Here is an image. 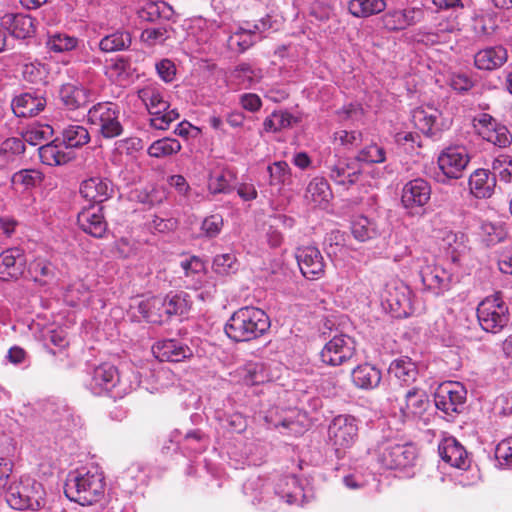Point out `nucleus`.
<instances>
[{
	"label": "nucleus",
	"instance_id": "nucleus-1",
	"mask_svg": "<svg viewBox=\"0 0 512 512\" xmlns=\"http://www.w3.org/2000/svg\"><path fill=\"white\" fill-rule=\"evenodd\" d=\"M140 384L134 372H119L109 363L96 366L90 373L87 388L95 395L108 394L114 399H121L136 389Z\"/></svg>",
	"mask_w": 512,
	"mask_h": 512
},
{
	"label": "nucleus",
	"instance_id": "nucleus-2",
	"mask_svg": "<svg viewBox=\"0 0 512 512\" xmlns=\"http://www.w3.org/2000/svg\"><path fill=\"white\" fill-rule=\"evenodd\" d=\"M266 312L253 306L235 311L225 325L226 335L235 342H248L263 336L270 328Z\"/></svg>",
	"mask_w": 512,
	"mask_h": 512
},
{
	"label": "nucleus",
	"instance_id": "nucleus-3",
	"mask_svg": "<svg viewBox=\"0 0 512 512\" xmlns=\"http://www.w3.org/2000/svg\"><path fill=\"white\" fill-rule=\"evenodd\" d=\"M105 478L97 468L71 472L65 483V495L82 506L98 503L105 495Z\"/></svg>",
	"mask_w": 512,
	"mask_h": 512
},
{
	"label": "nucleus",
	"instance_id": "nucleus-4",
	"mask_svg": "<svg viewBox=\"0 0 512 512\" xmlns=\"http://www.w3.org/2000/svg\"><path fill=\"white\" fill-rule=\"evenodd\" d=\"M45 489L30 476H21L9 483L5 491L7 504L15 510L37 511L45 506Z\"/></svg>",
	"mask_w": 512,
	"mask_h": 512
},
{
	"label": "nucleus",
	"instance_id": "nucleus-5",
	"mask_svg": "<svg viewBox=\"0 0 512 512\" xmlns=\"http://www.w3.org/2000/svg\"><path fill=\"white\" fill-rule=\"evenodd\" d=\"M373 456L387 469H405L415 464L418 450L413 443L385 439L373 449Z\"/></svg>",
	"mask_w": 512,
	"mask_h": 512
},
{
	"label": "nucleus",
	"instance_id": "nucleus-6",
	"mask_svg": "<svg viewBox=\"0 0 512 512\" xmlns=\"http://www.w3.org/2000/svg\"><path fill=\"white\" fill-rule=\"evenodd\" d=\"M88 122L106 139L122 135L124 127L121 122L120 107L113 102H99L88 110Z\"/></svg>",
	"mask_w": 512,
	"mask_h": 512
},
{
	"label": "nucleus",
	"instance_id": "nucleus-7",
	"mask_svg": "<svg viewBox=\"0 0 512 512\" xmlns=\"http://www.w3.org/2000/svg\"><path fill=\"white\" fill-rule=\"evenodd\" d=\"M477 319L484 331L497 334L510 321L509 306L499 294L488 296L478 304Z\"/></svg>",
	"mask_w": 512,
	"mask_h": 512
},
{
	"label": "nucleus",
	"instance_id": "nucleus-8",
	"mask_svg": "<svg viewBox=\"0 0 512 512\" xmlns=\"http://www.w3.org/2000/svg\"><path fill=\"white\" fill-rule=\"evenodd\" d=\"M326 175L336 185L349 188L358 182L362 167L356 158L329 155L323 162Z\"/></svg>",
	"mask_w": 512,
	"mask_h": 512
},
{
	"label": "nucleus",
	"instance_id": "nucleus-9",
	"mask_svg": "<svg viewBox=\"0 0 512 512\" xmlns=\"http://www.w3.org/2000/svg\"><path fill=\"white\" fill-rule=\"evenodd\" d=\"M416 261L422 284L427 291L441 296L451 289L453 276L449 271L434 265L428 256L418 257Z\"/></svg>",
	"mask_w": 512,
	"mask_h": 512
},
{
	"label": "nucleus",
	"instance_id": "nucleus-10",
	"mask_svg": "<svg viewBox=\"0 0 512 512\" xmlns=\"http://www.w3.org/2000/svg\"><path fill=\"white\" fill-rule=\"evenodd\" d=\"M358 436L357 421L350 415H338L329 425L328 441L334 448L337 456H340L341 450L350 448Z\"/></svg>",
	"mask_w": 512,
	"mask_h": 512
},
{
	"label": "nucleus",
	"instance_id": "nucleus-11",
	"mask_svg": "<svg viewBox=\"0 0 512 512\" xmlns=\"http://www.w3.org/2000/svg\"><path fill=\"white\" fill-rule=\"evenodd\" d=\"M411 120L416 128L429 137H436L452 124L450 117L444 116L442 111L433 106L415 108Z\"/></svg>",
	"mask_w": 512,
	"mask_h": 512
},
{
	"label": "nucleus",
	"instance_id": "nucleus-12",
	"mask_svg": "<svg viewBox=\"0 0 512 512\" xmlns=\"http://www.w3.org/2000/svg\"><path fill=\"white\" fill-rule=\"evenodd\" d=\"M355 341L346 334L334 335L320 351V360L328 366H340L355 354Z\"/></svg>",
	"mask_w": 512,
	"mask_h": 512
},
{
	"label": "nucleus",
	"instance_id": "nucleus-13",
	"mask_svg": "<svg viewBox=\"0 0 512 512\" xmlns=\"http://www.w3.org/2000/svg\"><path fill=\"white\" fill-rule=\"evenodd\" d=\"M270 28L267 21L261 19L257 23L245 22L231 31L227 39L228 48L236 53H243L261 40L263 33Z\"/></svg>",
	"mask_w": 512,
	"mask_h": 512
},
{
	"label": "nucleus",
	"instance_id": "nucleus-14",
	"mask_svg": "<svg viewBox=\"0 0 512 512\" xmlns=\"http://www.w3.org/2000/svg\"><path fill=\"white\" fill-rule=\"evenodd\" d=\"M467 391L459 382H444L438 386L434 394V403L438 410L447 415L460 413L466 402Z\"/></svg>",
	"mask_w": 512,
	"mask_h": 512
},
{
	"label": "nucleus",
	"instance_id": "nucleus-15",
	"mask_svg": "<svg viewBox=\"0 0 512 512\" xmlns=\"http://www.w3.org/2000/svg\"><path fill=\"white\" fill-rule=\"evenodd\" d=\"M470 162L468 150L462 145H452L438 156L437 163L441 172L449 179H459Z\"/></svg>",
	"mask_w": 512,
	"mask_h": 512
},
{
	"label": "nucleus",
	"instance_id": "nucleus-16",
	"mask_svg": "<svg viewBox=\"0 0 512 512\" xmlns=\"http://www.w3.org/2000/svg\"><path fill=\"white\" fill-rule=\"evenodd\" d=\"M431 186L423 178H416L404 184L401 193V204L410 214L415 215L429 202Z\"/></svg>",
	"mask_w": 512,
	"mask_h": 512
},
{
	"label": "nucleus",
	"instance_id": "nucleus-17",
	"mask_svg": "<svg viewBox=\"0 0 512 512\" xmlns=\"http://www.w3.org/2000/svg\"><path fill=\"white\" fill-rule=\"evenodd\" d=\"M424 18V11L418 7L390 9L381 17L382 27L388 32H399L416 25Z\"/></svg>",
	"mask_w": 512,
	"mask_h": 512
},
{
	"label": "nucleus",
	"instance_id": "nucleus-18",
	"mask_svg": "<svg viewBox=\"0 0 512 512\" xmlns=\"http://www.w3.org/2000/svg\"><path fill=\"white\" fill-rule=\"evenodd\" d=\"M0 27L15 39L32 38L36 33V19L24 13L8 12L0 17Z\"/></svg>",
	"mask_w": 512,
	"mask_h": 512
},
{
	"label": "nucleus",
	"instance_id": "nucleus-19",
	"mask_svg": "<svg viewBox=\"0 0 512 512\" xmlns=\"http://www.w3.org/2000/svg\"><path fill=\"white\" fill-rule=\"evenodd\" d=\"M296 259L302 275L309 280L321 278L325 273V263L318 248L306 246L297 249Z\"/></svg>",
	"mask_w": 512,
	"mask_h": 512
},
{
	"label": "nucleus",
	"instance_id": "nucleus-20",
	"mask_svg": "<svg viewBox=\"0 0 512 512\" xmlns=\"http://www.w3.org/2000/svg\"><path fill=\"white\" fill-rule=\"evenodd\" d=\"M77 223L82 231L95 238H102L107 231V222L101 205H89L82 208L78 212Z\"/></svg>",
	"mask_w": 512,
	"mask_h": 512
},
{
	"label": "nucleus",
	"instance_id": "nucleus-21",
	"mask_svg": "<svg viewBox=\"0 0 512 512\" xmlns=\"http://www.w3.org/2000/svg\"><path fill=\"white\" fill-rule=\"evenodd\" d=\"M79 192L92 205H100L113 196L114 185L107 178L93 176L81 182Z\"/></svg>",
	"mask_w": 512,
	"mask_h": 512
},
{
	"label": "nucleus",
	"instance_id": "nucleus-22",
	"mask_svg": "<svg viewBox=\"0 0 512 512\" xmlns=\"http://www.w3.org/2000/svg\"><path fill=\"white\" fill-rule=\"evenodd\" d=\"M47 105L44 94L39 90H32L15 96L11 107L17 117H33L42 112Z\"/></svg>",
	"mask_w": 512,
	"mask_h": 512
},
{
	"label": "nucleus",
	"instance_id": "nucleus-23",
	"mask_svg": "<svg viewBox=\"0 0 512 512\" xmlns=\"http://www.w3.org/2000/svg\"><path fill=\"white\" fill-rule=\"evenodd\" d=\"M152 352L162 362H180L193 355L192 349L178 339L158 341L153 345Z\"/></svg>",
	"mask_w": 512,
	"mask_h": 512
},
{
	"label": "nucleus",
	"instance_id": "nucleus-24",
	"mask_svg": "<svg viewBox=\"0 0 512 512\" xmlns=\"http://www.w3.org/2000/svg\"><path fill=\"white\" fill-rule=\"evenodd\" d=\"M429 407V399L426 392L419 388H412L405 393L399 403L401 415L406 420L420 418Z\"/></svg>",
	"mask_w": 512,
	"mask_h": 512
},
{
	"label": "nucleus",
	"instance_id": "nucleus-25",
	"mask_svg": "<svg viewBox=\"0 0 512 512\" xmlns=\"http://www.w3.org/2000/svg\"><path fill=\"white\" fill-rule=\"evenodd\" d=\"M438 451L441 459L452 467L466 470L470 467L471 460L467 451L454 437L443 439Z\"/></svg>",
	"mask_w": 512,
	"mask_h": 512
},
{
	"label": "nucleus",
	"instance_id": "nucleus-26",
	"mask_svg": "<svg viewBox=\"0 0 512 512\" xmlns=\"http://www.w3.org/2000/svg\"><path fill=\"white\" fill-rule=\"evenodd\" d=\"M507 59L506 48L498 45L479 50L474 56V64L480 70L492 71L502 67Z\"/></svg>",
	"mask_w": 512,
	"mask_h": 512
},
{
	"label": "nucleus",
	"instance_id": "nucleus-27",
	"mask_svg": "<svg viewBox=\"0 0 512 512\" xmlns=\"http://www.w3.org/2000/svg\"><path fill=\"white\" fill-rule=\"evenodd\" d=\"M333 193L324 177H314L307 185L304 198L313 207H324L332 199Z\"/></svg>",
	"mask_w": 512,
	"mask_h": 512
},
{
	"label": "nucleus",
	"instance_id": "nucleus-28",
	"mask_svg": "<svg viewBox=\"0 0 512 512\" xmlns=\"http://www.w3.org/2000/svg\"><path fill=\"white\" fill-rule=\"evenodd\" d=\"M59 99L67 110H77L89 102V90L81 85L66 83L59 90Z\"/></svg>",
	"mask_w": 512,
	"mask_h": 512
},
{
	"label": "nucleus",
	"instance_id": "nucleus-29",
	"mask_svg": "<svg viewBox=\"0 0 512 512\" xmlns=\"http://www.w3.org/2000/svg\"><path fill=\"white\" fill-rule=\"evenodd\" d=\"M353 384L362 390H372L379 386L382 373L374 365L365 363L356 366L351 372Z\"/></svg>",
	"mask_w": 512,
	"mask_h": 512
},
{
	"label": "nucleus",
	"instance_id": "nucleus-30",
	"mask_svg": "<svg viewBox=\"0 0 512 512\" xmlns=\"http://www.w3.org/2000/svg\"><path fill=\"white\" fill-rule=\"evenodd\" d=\"M25 256L21 249L10 248L0 254V274L3 279L17 277L22 273Z\"/></svg>",
	"mask_w": 512,
	"mask_h": 512
},
{
	"label": "nucleus",
	"instance_id": "nucleus-31",
	"mask_svg": "<svg viewBox=\"0 0 512 512\" xmlns=\"http://www.w3.org/2000/svg\"><path fill=\"white\" fill-rule=\"evenodd\" d=\"M496 185L495 175L491 174L489 170L486 169H477L475 170L469 178V188L470 192L476 198H489L493 192Z\"/></svg>",
	"mask_w": 512,
	"mask_h": 512
},
{
	"label": "nucleus",
	"instance_id": "nucleus-32",
	"mask_svg": "<svg viewBox=\"0 0 512 512\" xmlns=\"http://www.w3.org/2000/svg\"><path fill=\"white\" fill-rule=\"evenodd\" d=\"M138 98L145 105L149 114L159 112V109L168 108V101L165 99V92L157 84H148L137 91Z\"/></svg>",
	"mask_w": 512,
	"mask_h": 512
},
{
	"label": "nucleus",
	"instance_id": "nucleus-33",
	"mask_svg": "<svg viewBox=\"0 0 512 512\" xmlns=\"http://www.w3.org/2000/svg\"><path fill=\"white\" fill-rule=\"evenodd\" d=\"M239 373L246 385H259L275 378L270 367L264 362H248L240 368Z\"/></svg>",
	"mask_w": 512,
	"mask_h": 512
},
{
	"label": "nucleus",
	"instance_id": "nucleus-34",
	"mask_svg": "<svg viewBox=\"0 0 512 512\" xmlns=\"http://www.w3.org/2000/svg\"><path fill=\"white\" fill-rule=\"evenodd\" d=\"M62 142L53 140L38 149L41 162L48 166H61L68 163L72 157L66 152Z\"/></svg>",
	"mask_w": 512,
	"mask_h": 512
},
{
	"label": "nucleus",
	"instance_id": "nucleus-35",
	"mask_svg": "<svg viewBox=\"0 0 512 512\" xmlns=\"http://www.w3.org/2000/svg\"><path fill=\"white\" fill-rule=\"evenodd\" d=\"M350 229L353 237L359 242H366L380 236L376 221L364 215L353 217Z\"/></svg>",
	"mask_w": 512,
	"mask_h": 512
},
{
	"label": "nucleus",
	"instance_id": "nucleus-36",
	"mask_svg": "<svg viewBox=\"0 0 512 512\" xmlns=\"http://www.w3.org/2000/svg\"><path fill=\"white\" fill-rule=\"evenodd\" d=\"M275 494L288 504L297 503L303 495L299 480L294 475L281 477L275 485Z\"/></svg>",
	"mask_w": 512,
	"mask_h": 512
},
{
	"label": "nucleus",
	"instance_id": "nucleus-37",
	"mask_svg": "<svg viewBox=\"0 0 512 512\" xmlns=\"http://www.w3.org/2000/svg\"><path fill=\"white\" fill-rule=\"evenodd\" d=\"M165 299L161 296H155L142 300L138 304L139 313L148 322L161 323L166 316Z\"/></svg>",
	"mask_w": 512,
	"mask_h": 512
},
{
	"label": "nucleus",
	"instance_id": "nucleus-38",
	"mask_svg": "<svg viewBox=\"0 0 512 512\" xmlns=\"http://www.w3.org/2000/svg\"><path fill=\"white\" fill-rule=\"evenodd\" d=\"M387 7L385 0H350L349 13L357 18H368L383 12Z\"/></svg>",
	"mask_w": 512,
	"mask_h": 512
},
{
	"label": "nucleus",
	"instance_id": "nucleus-39",
	"mask_svg": "<svg viewBox=\"0 0 512 512\" xmlns=\"http://www.w3.org/2000/svg\"><path fill=\"white\" fill-rule=\"evenodd\" d=\"M300 119L287 110H277L272 112L263 122V128L266 132H279L288 129L297 124Z\"/></svg>",
	"mask_w": 512,
	"mask_h": 512
},
{
	"label": "nucleus",
	"instance_id": "nucleus-40",
	"mask_svg": "<svg viewBox=\"0 0 512 512\" xmlns=\"http://www.w3.org/2000/svg\"><path fill=\"white\" fill-rule=\"evenodd\" d=\"M173 14L172 8L165 2H147L137 10L138 18L144 22H155L159 19H169Z\"/></svg>",
	"mask_w": 512,
	"mask_h": 512
},
{
	"label": "nucleus",
	"instance_id": "nucleus-41",
	"mask_svg": "<svg viewBox=\"0 0 512 512\" xmlns=\"http://www.w3.org/2000/svg\"><path fill=\"white\" fill-rule=\"evenodd\" d=\"M388 371L390 375L405 384L415 381L418 374L415 363L408 357L395 359L390 364Z\"/></svg>",
	"mask_w": 512,
	"mask_h": 512
},
{
	"label": "nucleus",
	"instance_id": "nucleus-42",
	"mask_svg": "<svg viewBox=\"0 0 512 512\" xmlns=\"http://www.w3.org/2000/svg\"><path fill=\"white\" fill-rule=\"evenodd\" d=\"M62 143L65 148H80L90 141V134L82 125H69L62 131Z\"/></svg>",
	"mask_w": 512,
	"mask_h": 512
},
{
	"label": "nucleus",
	"instance_id": "nucleus-43",
	"mask_svg": "<svg viewBox=\"0 0 512 512\" xmlns=\"http://www.w3.org/2000/svg\"><path fill=\"white\" fill-rule=\"evenodd\" d=\"M131 42L129 32L118 30L103 37L99 42V48L103 52H115L127 49Z\"/></svg>",
	"mask_w": 512,
	"mask_h": 512
},
{
	"label": "nucleus",
	"instance_id": "nucleus-44",
	"mask_svg": "<svg viewBox=\"0 0 512 512\" xmlns=\"http://www.w3.org/2000/svg\"><path fill=\"white\" fill-rule=\"evenodd\" d=\"M234 175L228 170L215 171L210 174L208 189L212 194L230 193L233 190Z\"/></svg>",
	"mask_w": 512,
	"mask_h": 512
},
{
	"label": "nucleus",
	"instance_id": "nucleus-45",
	"mask_svg": "<svg viewBox=\"0 0 512 512\" xmlns=\"http://www.w3.org/2000/svg\"><path fill=\"white\" fill-rule=\"evenodd\" d=\"M79 39L65 33H54L48 36L46 47L55 53L69 52L77 48Z\"/></svg>",
	"mask_w": 512,
	"mask_h": 512
},
{
	"label": "nucleus",
	"instance_id": "nucleus-46",
	"mask_svg": "<svg viewBox=\"0 0 512 512\" xmlns=\"http://www.w3.org/2000/svg\"><path fill=\"white\" fill-rule=\"evenodd\" d=\"M181 150V144L174 138H162L154 141L148 147V154L154 158H165L178 153Z\"/></svg>",
	"mask_w": 512,
	"mask_h": 512
},
{
	"label": "nucleus",
	"instance_id": "nucleus-47",
	"mask_svg": "<svg viewBox=\"0 0 512 512\" xmlns=\"http://www.w3.org/2000/svg\"><path fill=\"white\" fill-rule=\"evenodd\" d=\"M131 71L132 68L130 62L123 57H117L105 66L106 76L117 82L128 80L131 75Z\"/></svg>",
	"mask_w": 512,
	"mask_h": 512
},
{
	"label": "nucleus",
	"instance_id": "nucleus-48",
	"mask_svg": "<svg viewBox=\"0 0 512 512\" xmlns=\"http://www.w3.org/2000/svg\"><path fill=\"white\" fill-rule=\"evenodd\" d=\"M42 181L41 172L33 169L20 170L13 174L11 178L12 185L15 189L28 190L31 189Z\"/></svg>",
	"mask_w": 512,
	"mask_h": 512
},
{
	"label": "nucleus",
	"instance_id": "nucleus-49",
	"mask_svg": "<svg viewBox=\"0 0 512 512\" xmlns=\"http://www.w3.org/2000/svg\"><path fill=\"white\" fill-rule=\"evenodd\" d=\"M149 115L150 126L158 130L168 129L171 123L178 120L180 117L177 109L171 108L170 103H168V108L164 107V109H159L158 113Z\"/></svg>",
	"mask_w": 512,
	"mask_h": 512
},
{
	"label": "nucleus",
	"instance_id": "nucleus-50",
	"mask_svg": "<svg viewBox=\"0 0 512 512\" xmlns=\"http://www.w3.org/2000/svg\"><path fill=\"white\" fill-rule=\"evenodd\" d=\"M165 299L166 317L183 315L189 309L188 295L184 292L169 294Z\"/></svg>",
	"mask_w": 512,
	"mask_h": 512
},
{
	"label": "nucleus",
	"instance_id": "nucleus-51",
	"mask_svg": "<svg viewBox=\"0 0 512 512\" xmlns=\"http://www.w3.org/2000/svg\"><path fill=\"white\" fill-rule=\"evenodd\" d=\"M270 185H285L291 180V169L287 162L277 161L267 167Z\"/></svg>",
	"mask_w": 512,
	"mask_h": 512
},
{
	"label": "nucleus",
	"instance_id": "nucleus-52",
	"mask_svg": "<svg viewBox=\"0 0 512 512\" xmlns=\"http://www.w3.org/2000/svg\"><path fill=\"white\" fill-rule=\"evenodd\" d=\"M483 138L500 148L510 145L512 136L506 126L497 124L491 129L483 132Z\"/></svg>",
	"mask_w": 512,
	"mask_h": 512
},
{
	"label": "nucleus",
	"instance_id": "nucleus-53",
	"mask_svg": "<svg viewBox=\"0 0 512 512\" xmlns=\"http://www.w3.org/2000/svg\"><path fill=\"white\" fill-rule=\"evenodd\" d=\"M232 76L239 85L248 88L259 80L260 72L253 69L251 65L242 63L233 70Z\"/></svg>",
	"mask_w": 512,
	"mask_h": 512
},
{
	"label": "nucleus",
	"instance_id": "nucleus-54",
	"mask_svg": "<svg viewBox=\"0 0 512 512\" xmlns=\"http://www.w3.org/2000/svg\"><path fill=\"white\" fill-rule=\"evenodd\" d=\"M346 235L340 230H332L324 239V250L329 257L337 256L345 247Z\"/></svg>",
	"mask_w": 512,
	"mask_h": 512
},
{
	"label": "nucleus",
	"instance_id": "nucleus-55",
	"mask_svg": "<svg viewBox=\"0 0 512 512\" xmlns=\"http://www.w3.org/2000/svg\"><path fill=\"white\" fill-rule=\"evenodd\" d=\"M53 133V129L49 125L41 126H31L26 129L23 134L24 142L36 146L41 144L43 141L47 140Z\"/></svg>",
	"mask_w": 512,
	"mask_h": 512
},
{
	"label": "nucleus",
	"instance_id": "nucleus-56",
	"mask_svg": "<svg viewBox=\"0 0 512 512\" xmlns=\"http://www.w3.org/2000/svg\"><path fill=\"white\" fill-rule=\"evenodd\" d=\"M355 158L358 160L359 164L360 162L368 164L382 163L386 159V154L382 147L377 144H370L360 150Z\"/></svg>",
	"mask_w": 512,
	"mask_h": 512
},
{
	"label": "nucleus",
	"instance_id": "nucleus-57",
	"mask_svg": "<svg viewBox=\"0 0 512 512\" xmlns=\"http://www.w3.org/2000/svg\"><path fill=\"white\" fill-rule=\"evenodd\" d=\"M180 266L186 277L199 281L205 271L204 262L197 256H191L181 261Z\"/></svg>",
	"mask_w": 512,
	"mask_h": 512
},
{
	"label": "nucleus",
	"instance_id": "nucleus-58",
	"mask_svg": "<svg viewBox=\"0 0 512 512\" xmlns=\"http://www.w3.org/2000/svg\"><path fill=\"white\" fill-rule=\"evenodd\" d=\"M213 270L220 275H227L237 270L236 257L231 253L217 255L213 260Z\"/></svg>",
	"mask_w": 512,
	"mask_h": 512
},
{
	"label": "nucleus",
	"instance_id": "nucleus-59",
	"mask_svg": "<svg viewBox=\"0 0 512 512\" xmlns=\"http://www.w3.org/2000/svg\"><path fill=\"white\" fill-rule=\"evenodd\" d=\"M495 458L501 467L512 469V437L502 440L496 446Z\"/></svg>",
	"mask_w": 512,
	"mask_h": 512
},
{
	"label": "nucleus",
	"instance_id": "nucleus-60",
	"mask_svg": "<svg viewBox=\"0 0 512 512\" xmlns=\"http://www.w3.org/2000/svg\"><path fill=\"white\" fill-rule=\"evenodd\" d=\"M447 84L454 91L464 93L473 87L474 82L467 73L453 72L448 76Z\"/></svg>",
	"mask_w": 512,
	"mask_h": 512
},
{
	"label": "nucleus",
	"instance_id": "nucleus-61",
	"mask_svg": "<svg viewBox=\"0 0 512 512\" xmlns=\"http://www.w3.org/2000/svg\"><path fill=\"white\" fill-rule=\"evenodd\" d=\"M168 38V30L165 27H153L144 29L141 40L149 46L162 44Z\"/></svg>",
	"mask_w": 512,
	"mask_h": 512
},
{
	"label": "nucleus",
	"instance_id": "nucleus-62",
	"mask_svg": "<svg viewBox=\"0 0 512 512\" xmlns=\"http://www.w3.org/2000/svg\"><path fill=\"white\" fill-rule=\"evenodd\" d=\"M223 227V218L219 214L206 217L201 224L202 233L209 238L216 237Z\"/></svg>",
	"mask_w": 512,
	"mask_h": 512
},
{
	"label": "nucleus",
	"instance_id": "nucleus-63",
	"mask_svg": "<svg viewBox=\"0 0 512 512\" xmlns=\"http://www.w3.org/2000/svg\"><path fill=\"white\" fill-rule=\"evenodd\" d=\"M335 140L339 141L346 149H352L361 144L362 133L356 130H340L335 133Z\"/></svg>",
	"mask_w": 512,
	"mask_h": 512
},
{
	"label": "nucleus",
	"instance_id": "nucleus-64",
	"mask_svg": "<svg viewBox=\"0 0 512 512\" xmlns=\"http://www.w3.org/2000/svg\"><path fill=\"white\" fill-rule=\"evenodd\" d=\"M493 169L501 181L512 183V158L506 157L502 160H496Z\"/></svg>",
	"mask_w": 512,
	"mask_h": 512
}]
</instances>
